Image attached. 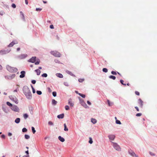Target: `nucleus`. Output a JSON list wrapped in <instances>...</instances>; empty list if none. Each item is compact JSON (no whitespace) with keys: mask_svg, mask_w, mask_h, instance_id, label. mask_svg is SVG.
<instances>
[{"mask_svg":"<svg viewBox=\"0 0 157 157\" xmlns=\"http://www.w3.org/2000/svg\"><path fill=\"white\" fill-rule=\"evenodd\" d=\"M52 94H53V95L54 96V97H56V92H52Z\"/></svg>","mask_w":157,"mask_h":157,"instance_id":"43","label":"nucleus"},{"mask_svg":"<svg viewBox=\"0 0 157 157\" xmlns=\"http://www.w3.org/2000/svg\"><path fill=\"white\" fill-rule=\"evenodd\" d=\"M41 76L42 77H46L48 75L47 74L44 73Z\"/></svg>","mask_w":157,"mask_h":157,"instance_id":"36","label":"nucleus"},{"mask_svg":"<svg viewBox=\"0 0 157 157\" xmlns=\"http://www.w3.org/2000/svg\"><path fill=\"white\" fill-rule=\"evenodd\" d=\"M65 109L66 110H68L69 109V106L68 105H66L65 106Z\"/></svg>","mask_w":157,"mask_h":157,"instance_id":"44","label":"nucleus"},{"mask_svg":"<svg viewBox=\"0 0 157 157\" xmlns=\"http://www.w3.org/2000/svg\"><path fill=\"white\" fill-rule=\"evenodd\" d=\"M11 109L12 110L15 112H18L19 110V108L16 105L13 106Z\"/></svg>","mask_w":157,"mask_h":157,"instance_id":"6","label":"nucleus"},{"mask_svg":"<svg viewBox=\"0 0 157 157\" xmlns=\"http://www.w3.org/2000/svg\"><path fill=\"white\" fill-rule=\"evenodd\" d=\"M143 101L141 100V99H139L138 100V103L140 105V107L142 108L143 106Z\"/></svg>","mask_w":157,"mask_h":157,"instance_id":"10","label":"nucleus"},{"mask_svg":"<svg viewBox=\"0 0 157 157\" xmlns=\"http://www.w3.org/2000/svg\"><path fill=\"white\" fill-rule=\"evenodd\" d=\"M7 52L5 50H1L0 51V55H3L6 54Z\"/></svg>","mask_w":157,"mask_h":157,"instance_id":"14","label":"nucleus"},{"mask_svg":"<svg viewBox=\"0 0 157 157\" xmlns=\"http://www.w3.org/2000/svg\"><path fill=\"white\" fill-rule=\"evenodd\" d=\"M17 43L18 42L17 41H13L8 46V47H12L13 46L14 44H17Z\"/></svg>","mask_w":157,"mask_h":157,"instance_id":"7","label":"nucleus"},{"mask_svg":"<svg viewBox=\"0 0 157 157\" xmlns=\"http://www.w3.org/2000/svg\"><path fill=\"white\" fill-rule=\"evenodd\" d=\"M31 87L32 88L33 93H35V90L33 88V86H32Z\"/></svg>","mask_w":157,"mask_h":157,"instance_id":"50","label":"nucleus"},{"mask_svg":"<svg viewBox=\"0 0 157 157\" xmlns=\"http://www.w3.org/2000/svg\"><path fill=\"white\" fill-rule=\"evenodd\" d=\"M91 122L93 123L94 124H95L96 122H97V121L95 119H94V118H92L91 119Z\"/></svg>","mask_w":157,"mask_h":157,"instance_id":"20","label":"nucleus"},{"mask_svg":"<svg viewBox=\"0 0 157 157\" xmlns=\"http://www.w3.org/2000/svg\"><path fill=\"white\" fill-rule=\"evenodd\" d=\"M25 139H29V138H30L29 136L27 135H25Z\"/></svg>","mask_w":157,"mask_h":157,"instance_id":"31","label":"nucleus"},{"mask_svg":"<svg viewBox=\"0 0 157 157\" xmlns=\"http://www.w3.org/2000/svg\"><path fill=\"white\" fill-rule=\"evenodd\" d=\"M71 99H70L69 100L68 104L70 105L71 106H73L74 105V104L71 101Z\"/></svg>","mask_w":157,"mask_h":157,"instance_id":"22","label":"nucleus"},{"mask_svg":"<svg viewBox=\"0 0 157 157\" xmlns=\"http://www.w3.org/2000/svg\"><path fill=\"white\" fill-rule=\"evenodd\" d=\"M4 13L3 11H2L1 12L0 11V14L1 15H2L4 14Z\"/></svg>","mask_w":157,"mask_h":157,"instance_id":"52","label":"nucleus"},{"mask_svg":"<svg viewBox=\"0 0 157 157\" xmlns=\"http://www.w3.org/2000/svg\"><path fill=\"white\" fill-rule=\"evenodd\" d=\"M135 94L136 95H140V93L139 92L136 91L135 92Z\"/></svg>","mask_w":157,"mask_h":157,"instance_id":"51","label":"nucleus"},{"mask_svg":"<svg viewBox=\"0 0 157 157\" xmlns=\"http://www.w3.org/2000/svg\"><path fill=\"white\" fill-rule=\"evenodd\" d=\"M6 68L9 71L12 73L16 72L17 71V69L16 68L12 67L9 66H7Z\"/></svg>","mask_w":157,"mask_h":157,"instance_id":"2","label":"nucleus"},{"mask_svg":"<svg viewBox=\"0 0 157 157\" xmlns=\"http://www.w3.org/2000/svg\"><path fill=\"white\" fill-rule=\"evenodd\" d=\"M36 82V81L35 80H33L32 81V83L33 84H35Z\"/></svg>","mask_w":157,"mask_h":157,"instance_id":"55","label":"nucleus"},{"mask_svg":"<svg viewBox=\"0 0 157 157\" xmlns=\"http://www.w3.org/2000/svg\"><path fill=\"white\" fill-rule=\"evenodd\" d=\"M27 55L26 54H21L19 56V57L21 59L25 58L27 56Z\"/></svg>","mask_w":157,"mask_h":157,"instance_id":"9","label":"nucleus"},{"mask_svg":"<svg viewBox=\"0 0 157 157\" xmlns=\"http://www.w3.org/2000/svg\"><path fill=\"white\" fill-rule=\"evenodd\" d=\"M50 27L51 29H54V26L53 25H51L50 26Z\"/></svg>","mask_w":157,"mask_h":157,"instance_id":"53","label":"nucleus"},{"mask_svg":"<svg viewBox=\"0 0 157 157\" xmlns=\"http://www.w3.org/2000/svg\"><path fill=\"white\" fill-rule=\"evenodd\" d=\"M135 108L136 109V110H137V111H139V108H138L136 106V107H135Z\"/></svg>","mask_w":157,"mask_h":157,"instance_id":"56","label":"nucleus"},{"mask_svg":"<svg viewBox=\"0 0 157 157\" xmlns=\"http://www.w3.org/2000/svg\"><path fill=\"white\" fill-rule=\"evenodd\" d=\"M21 75L20 76L21 78H23L25 77V72L24 71H22L21 72Z\"/></svg>","mask_w":157,"mask_h":157,"instance_id":"13","label":"nucleus"},{"mask_svg":"<svg viewBox=\"0 0 157 157\" xmlns=\"http://www.w3.org/2000/svg\"><path fill=\"white\" fill-rule=\"evenodd\" d=\"M75 92L77 94H80V93H78V92L77 91H75Z\"/></svg>","mask_w":157,"mask_h":157,"instance_id":"64","label":"nucleus"},{"mask_svg":"<svg viewBox=\"0 0 157 157\" xmlns=\"http://www.w3.org/2000/svg\"><path fill=\"white\" fill-rule=\"evenodd\" d=\"M35 71L36 72L37 75H39L40 73V71L38 69L36 70Z\"/></svg>","mask_w":157,"mask_h":157,"instance_id":"24","label":"nucleus"},{"mask_svg":"<svg viewBox=\"0 0 157 157\" xmlns=\"http://www.w3.org/2000/svg\"><path fill=\"white\" fill-rule=\"evenodd\" d=\"M109 139L111 140H113L115 138V136L113 135H110L108 136Z\"/></svg>","mask_w":157,"mask_h":157,"instance_id":"11","label":"nucleus"},{"mask_svg":"<svg viewBox=\"0 0 157 157\" xmlns=\"http://www.w3.org/2000/svg\"><path fill=\"white\" fill-rule=\"evenodd\" d=\"M120 82L123 85H124V86H126V84H124V83H123V82H124V81L123 80H122V79L120 80Z\"/></svg>","mask_w":157,"mask_h":157,"instance_id":"33","label":"nucleus"},{"mask_svg":"<svg viewBox=\"0 0 157 157\" xmlns=\"http://www.w3.org/2000/svg\"><path fill=\"white\" fill-rule=\"evenodd\" d=\"M129 153L130 155L133 156H135L136 157H138V156L136 155L135 153L131 151V152H129Z\"/></svg>","mask_w":157,"mask_h":157,"instance_id":"17","label":"nucleus"},{"mask_svg":"<svg viewBox=\"0 0 157 157\" xmlns=\"http://www.w3.org/2000/svg\"><path fill=\"white\" fill-rule=\"evenodd\" d=\"M20 50V48H17V51H19Z\"/></svg>","mask_w":157,"mask_h":157,"instance_id":"62","label":"nucleus"},{"mask_svg":"<svg viewBox=\"0 0 157 157\" xmlns=\"http://www.w3.org/2000/svg\"><path fill=\"white\" fill-rule=\"evenodd\" d=\"M42 9L40 8H36V11H41Z\"/></svg>","mask_w":157,"mask_h":157,"instance_id":"49","label":"nucleus"},{"mask_svg":"<svg viewBox=\"0 0 157 157\" xmlns=\"http://www.w3.org/2000/svg\"><path fill=\"white\" fill-rule=\"evenodd\" d=\"M36 93L38 95H41L42 94V92L40 91H37Z\"/></svg>","mask_w":157,"mask_h":157,"instance_id":"39","label":"nucleus"},{"mask_svg":"<svg viewBox=\"0 0 157 157\" xmlns=\"http://www.w3.org/2000/svg\"><path fill=\"white\" fill-rule=\"evenodd\" d=\"M25 153H26L28 155H29V153L28 150L26 151L25 152Z\"/></svg>","mask_w":157,"mask_h":157,"instance_id":"60","label":"nucleus"},{"mask_svg":"<svg viewBox=\"0 0 157 157\" xmlns=\"http://www.w3.org/2000/svg\"><path fill=\"white\" fill-rule=\"evenodd\" d=\"M150 154L151 155V156H155V154L153 153L152 152H149Z\"/></svg>","mask_w":157,"mask_h":157,"instance_id":"41","label":"nucleus"},{"mask_svg":"<svg viewBox=\"0 0 157 157\" xmlns=\"http://www.w3.org/2000/svg\"><path fill=\"white\" fill-rule=\"evenodd\" d=\"M84 80V78H79L78 79V81L80 82H82Z\"/></svg>","mask_w":157,"mask_h":157,"instance_id":"30","label":"nucleus"},{"mask_svg":"<svg viewBox=\"0 0 157 157\" xmlns=\"http://www.w3.org/2000/svg\"><path fill=\"white\" fill-rule=\"evenodd\" d=\"M40 62V60L39 59L36 62H35V65H38L39 64Z\"/></svg>","mask_w":157,"mask_h":157,"instance_id":"42","label":"nucleus"},{"mask_svg":"<svg viewBox=\"0 0 157 157\" xmlns=\"http://www.w3.org/2000/svg\"><path fill=\"white\" fill-rule=\"evenodd\" d=\"M51 53L56 57H60L61 56V54L59 52L56 51H51Z\"/></svg>","mask_w":157,"mask_h":157,"instance_id":"3","label":"nucleus"},{"mask_svg":"<svg viewBox=\"0 0 157 157\" xmlns=\"http://www.w3.org/2000/svg\"><path fill=\"white\" fill-rule=\"evenodd\" d=\"M107 102L108 103V104L109 106H111L112 105V103H110L109 100H107Z\"/></svg>","mask_w":157,"mask_h":157,"instance_id":"40","label":"nucleus"},{"mask_svg":"<svg viewBox=\"0 0 157 157\" xmlns=\"http://www.w3.org/2000/svg\"><path fill=\"white\" fill-rule=\"evenodd\" d=\"M56 76L60 78H62L63 77V75L60 73H58L56 74Z\"/></svg>","mask_w":157,"mask_h":157,"instance_id":"21","label":"nucleus"},{"mask_svg":"<svg viewBox=\"0 0 157 157\" xmlns=\"http://www.w3.org/2000/svg\"><path fill=\"white\" fill-rule=\"evenodd\" d=\"M64 117V114L63 113L58 115L57 116L58 118H59V119H60V118L62 119Z\"/></svg>","mask_w":157,"mask_h":157,"instance_id":"16","label":"nucleus"},{"mask_svg":"<svg viewBox=\"0 0 157 157\" xmlns=\"http://www.w3.org/2000/svg\"><path fill=\"white\" fill-rule=\"evenodd\" d=\"M32 132H33V134H34L35 133L36 131L35 130V128H34V127H32Z\"/></svg>","mask_w":157,"mask_h":157,"instance_id":"29","label":"nucleus"},{"mask_svg":"<svg viewBox=\"0 0 157 157\" xmlns=\"http://www.w3.org/2000/svg\"><path fill=\"white\" fill-rule=\"evenodd\" d=\"M116 122L117 124H121L120 121L118 120H116Z\"/></svg>","mask_w":157,"mask_h":157,"instance_id":"38","label":"nucleus"},{"mask_svg":"<svg viewBox=\"0 0 157 157\" xmlns=\"http://www.w3.org/2000/svg\"><path fill=\"white\" fill-rule=\"evenodd\" d=\"M48 124L49 125H53V123L52 122V121H49L48 122Z\"/></svg>","mask_w":157,"mask_h":157,"instance_id":"48","label":"nucleus"},{"mask_svg":"<svg viewBox=\"0 0 157 157\" xmlns=\"http://www.w3.org/2000/svg\"><path fill=\"white\" fill-rule=\"evenodd\" d=\"M111 73L113 75H117V72H116L115 71H111Z\"/></svg>","mask_w":157,"mask_h":157,"instance_id":"46","label":"nucleus"},{"mask_svg":"<svg viewBox=\"0 0 157 157\" xmlns=\"http://www.w3.org/2000/svg\"><path fill=\"white\" fill-rule=\"evenodd\" d=\"M48 89L49 92H52V91L50 88H48Z\"/></svg>","mask_w":157,"mask_h":157,"instance_id":"54","label":"nucleus"},{"mask_svg":"<svg viewBox=\"0 0 157 157\" xmlns=\"http://www.w3.org/2000/svg\"><path fill=\"white\" fill-rule=\"evenodd\" d=\"M141 113H138L136 114V116L137 117H140L142 115Z\"/></svg>","mask_w":157,"mask_h":157,"instance_id":"45","label":"nucleus"},{"mask_svg":"<svg viewBox=\"0 0 157 157\" xmlns=\"http://www.w3.org/2000/svg\"><path fill=\"white\" fill-rule=\"evenodd\" d=\"M20 121V118H17L16 119L15 121V122L16 123H19Z\"/></svg>","mask_w":157,"mask_h":157,"instance_id":"19","label":"nucleus"},{"mask_svg":"<svg viewBox=\"0 0 157 157\" xmlns=\"http://www.w3.org/2000/svg\"><path fill=\"white\" fill-rule=\"evenodd\" d=\"M80 102L81 105L84 107L86 108L87 107V105L84 102L83 100H81Z\"/></svg>","mask_w":157,"mask_h":157,"instance_id":"12","label":"nucleus"},{"mask_svg":"<svg viewBox=\"0 0 157 157\" xmlns=\"http://www.w3.org/2000/svg\"><path fill=\"white\" fill-rule=\"evenodd\" d=\"M93 140H92V138L91 137H90L89 138V142L90 144H92V143H93Z\"/></svg>","mask_w":157,"mask_h":157,"instance_id":"32","label":"nucleus"},{"mask_svg":"<svg viewBox=\"0 0 157 157\" xmlns=\"http://www.w3.org/2000/svg\"><path fill=\"white\" fill-rule=\"evenodd\" d=\"M10 98L11 100L15 102L16 104H18V101L16 97L11 96L10 97Z\"/></svg>","mask_w":157,"mask_h":157,"instance_id":"4","label":"nucleus"},{"mask_svg":"<svg viewBox=\"0 0 157 157\" xmlns=\"http://www.w3.org/2000/svg\"><path fill=\"white\" fill-rule=\"evenodd\" d=\"M15 74H13L12 75L11 77L12 78H14L15 77Z\"/></svg>","mask_w":157,"mask_h":157,"instance_id":"59","label":"nucleus"},{"mask_svg":"<svg viewBox=\"0 0 157 157\" xmlns=\"http://www.w3.org/2000/svg\"><path fill=\"white\" fill-rule=\"evenodd\" d=\"M6 104L8 105L10 107H12L13 106L12 104L9 102H7Z\"/></svg>","mask_w":157,"mask_h":157,"instance_id":"27","label":"nucleus"},{"mask_svg":"<svg viewBox=\"0 0 157 157\" xmlns=\"http://www.w3.org/2000/svg\"><path fill=\"white\" fill-rule=\"evenodd\" d=\"M27 131V129L26 128H23L22 129V131L23 132H26Z\"/></svg>","mask_w":157,"mask_h":157,"instance_id":"35","label":"nucleus"},{"mask_svg":"<svg viewBox=\"0 0 157 157\" xmlns=\"http://www.w3.org/2000/svg\"><path fill=\"white\" fill-rule=\"evenodd\" d=\"M59 140L61 142H64L65 141V139L64 138L59 136L58 137Z\"/></svg>","mask_w":157,"mask_h":157,"instance_id":"15","label":"nucleus"},{"mask_svg":"<svg viewBox=\"0 0 157 157\" xmlns=\"http://www.w3.org/2000/svg\"><path fill=\"white\" fill-rule=\"evenodd\" d=\"M25 119H26L28 117V115L27 114L25 113L23 115Z\"/></svg>","mask_w":157,"mask_h":157,"instance_id":"28","label":"nucleus"},{"mask_svg":"<svg viewBox=\"0 0 157 157\" xmlns=\"http://www.w3.org/2000/svg\"><path fill=\"white\" fill-rule=\"evenodd\" d=\"M20 14H21L22 16V19L24 20H25V16L24 13L21 11L20 12Z\"/></svg>","mask_w":157,"mask_h":157,"instance_id":"25","label":"nucleus"},{"mask_svg":"<svg viewBox=\"0 0 157 157\" xmlns=\"http://www.w3.org/2000/svg\"><path fill=\"white\" fill-rule=\"evenodd\" d=\"M25 4L26 5H27L28 4V2L27 0H25Z\"/></svg>","mask_w":157,"mask_h":157,"instance_id":"61","label":"nucleus"},{"mask_svg":"<svg viewBox=\"0 0 157 157\" xmlns=\"http://www.w3.org/2000/svg\"><path fill=\"white\" fill-rule=\"evenodd\" d=\"M113 146L115 149L119 151L120 150L121 148L116 143H113Z\"/></svg>","mask_w":157,"mask_h":157,"instance_id":"5","label":"nucleus"},{"mask_svg":"<svg viewBox=\"0 0 157 157\" xmlns=\"http://www.w3.org/2000/svg\"><path fill=\"white\" fill-rule=\"evenodd\" d=\"M36 57H33L30 59H29V61L32 63H34L35 62L36 59Z\"/></svg>","mask_w":157,"mask_h":157,"instance_id":"8","label":"nucleus"},{"mask_svg":"<svg viewBox=\"0 0 157 157\" xmlns=\"http://www.w3.org/2000/svg\"><path fill=\"white\" fill-rule=\"evenodd\" d=\"M102 71L105 72H107L108 71V70L106 68H103L102 69Z\"/></svg>","mask_w":157,"mask_h":157,"instance_id":"34","label":"nucleus"},{"mask_svg":"<svg viewBox=\"0 0 157 157\" xmlns=\"http://www.w3.org/2000/svg\"><path fill=\"white\" fill-rule=\"evenodd\" d=\"M23 91L24 94L28 99H31L32 98L31 92L28 87H24L23 88Z\"/></svg>","mask_w":157,"mask_h":157,"instance_id":"1","label":"nucleus"},{"mask_svg":"<svg viewBox=\"0 0 157 157\" xmlns=\"http://www.w3.org/2000/svg\"><path fill=\"white\" fill-rule=\"evenodd\" d=\"M23 157H29V155H27L26 156H23Z\"/></svg>","mask_w":157,"mask_h":157,"instance_id":"63","label":"nucleus"},{"mask_svg":"<svg viewBox=\"0 0 157 157\" xmlns=\"http://www.w3.org/2000/svg\"><path fill=\"white\" fill-rule=\"evenodd\" d=\"M87 103H88V104L89 105H91V102L89 101H87Z\"/></svg>","mask_w":157,"mask_h":157,"instance_id":"58","label":"nucleus"},{"mask_svg":"<svg viewBox=\"0 0 157 157\" xmlns=\"http://www.w3.org/2000/svg\"><path fill=\"white\" fill-rule=\"evenodd\" d=\"M109 78L113 80H115L116 79V77L113 75H110L109 76Z\"/></svg>","mask_w":157,"mask_h":157,"instance_id":"26","label":"nucleus"},{"mask_svg":"<svg viewBox=\"0 0 157 157\" xmlns=\"http://www.w3.org/2000/svg\"><path fill=\"white\" fill-rule=\"evenodd\" d=\"M8 135L9 136H11L12 135V134L10 132H9L8 134Z\"/></svg>","mask_w":157,"mask_h":157,"instance_id":"57","label":"nucleus"},{"mask_svg":"<svg viewBox=\"0 0 157 157\" xmlns=\"http://www.w3.org/2000/svg\"><path fill=\"white\" fill-rule=\"evenodd\" d=\"M57 101H56L55 99H53L52 101V104L54 105H56V104Z\"/></svg>","mask_w":157,"mask_h":157,"instance_id":"23","label":"nucleus"},{"mask_svg":"<svg viewBox=\"0 0 157 157\" xmlns=\"http://www.w3.org/2000/svg\"><path fill=\"white\" fill-rule=\"evenodd\" d=\"M64 130L66 131H67L68 130V128L67 127V125L66 124H64Z\"/></svg>","mask_w":157,"mask_h":157,"instance_id":"18","label":"nucleus"},{"mask_svg":"<svg viewBox=\"0 0 157 157\" xmlns=\"http://www.w3.org/2000/svg\"><path fill=\"white\" fill-rule=\"evenodd\" d=\"M12 6L13 8H15L16 7V5L14 3L12 4Z\"/></svg>","mask_w":157,"mask_h":157,"instance_id":"47","label":"nucleus"},{"mask_svg":"<svg viewBox=\"0 0 157 157\" xmlns=\"http://www.w3.org/2000/svg\"><path fill=\"white\" fill-rule=\"evenodd\" d=\"M78 95H79L80 96H81V97H82V98H85L86 97L85 95L84 94H78Z\"/></svg>","mask_w":157,"mask_h":157,"instance_id":"37","label":"nucleus"}]
</instances>
